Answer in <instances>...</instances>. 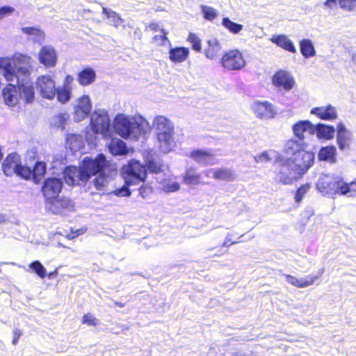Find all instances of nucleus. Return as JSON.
<instances>
[{
    "mask_svg": "<svg viewBox=\"0 0 356 356\" xmlns=\"http://www.w3.org/2000/svg\"><path fill=\"white\" fill-rule=\"evenodd\" d=\"M286 151L292 154L291 157L288 159L296 171V175L300 178L314 164V153L305 150L302 146L296 140L288 142Z\"/></svg>",
    "mask_w": 356,
    "mask_h": 356,
    "instance_id": "1",
    "label": "nucleus"
},
{
    "mask_svg": "<svg viewBox=\"0 0 356 356\" xmlns=\"http://www.w3.org/2000/svg\"><path fill=\"white\" fill-rule=\"evenodd\" d=\"M353 181L347 183L341 177L323 175L320 177L316 184V189L323 195H345L350 191Z\"/></svg>",
    "mask_w": 356,
    "mask_h": 356,
    "instance_id": "2",
    "label": "nucleus"
},
{
    "mask_svg": "<svg viewBox=\"0 0 356 356\" xmlns=\"http://www.w3.org/2000/svg\"><path fill=\"white\" fill-rule=\"evenodd\" d=\"M288 158L277 157L274 161V175L277 182L289 185L300 179Z\"/></svg>",
    "mask_w": 356,
    "mask_h": 356,
    "instance_id": "3",
    "label": "nucleus"
},
{
    "mask_svg": "<svg viewBox=\"0 0 356 356\" xmlns=\"http://www.w3.org/2000/svg\"><path fill=\"white\" fill-rule=\"evenodd\" d=\"M108 161L103 154H98L95 159L85 157L81 162L82 177L87 181L92 176L103 174Z\"/></svg>",
    "mask_w": 356,
    "mask_h": 356,
    "instance_id": "4",
    "label": "nucleus"
},
{
    "mask_svg": "<svg viewBox=\"0 0 356 356\" xmlns=\"http://www.w3.org/2000/svg\"><path fill=\"white\" fill-rule=\"evenodd\" d=\"M221 66L228 71H236L245 66L243 55L238 49H232L225 51L220 60Z\"/></svg>",
    "mask_w": 356,
    "mask_h": 356,
    "instance_id": "5",
    "label": "nucleus"
},
{
    "mask_svg": "<svg viewBox=\"0 0 356 356\" xmlns=\"http://www.w3.org/2000/svg\"><path fill=\"white\" fill-rule=\"evenodd\" d=\"M124 173V181L127 184L136 185L140 182H144L147 178L145 166L134 160L129 162Z\"/></svg>",
    "mask_w": 356,
    "mask_h": 356,
    "instance_id": "6",
    "label": "nucleus"
},
{
    "mask_svg": "<svg viewBox=\"0 0 356 356\" xmlns=\"http://www.w3.org/2000/svg\"><path fill=\"white\" fill-rule=\"evenodd\" d=\"M63 186L60 179L56 177H48L44 179L41 187V192L44 198L46 204L53 203L56 200L62 191Z\"/></svg>",
    "mask_w": 356,
    "mask_h": 356,
    "instance_id": "7",
    "label": "nucleus"
},
{
    "mask_svg": "<svg viewBox=\"0 0 356 356\" xmlns=\"http://www.w3.org/2000/svg\"><path fill=\"white\" fill-rule=\"evenodd\" d=\"M0 69L3 70V75L7 81L13 82L16 81L17 83L19 82V73L24 76H26L29 73V69L26 67L16 69L13 60L8 57L0 58Z\"/></svg>",
    "mask_w": 356,
    "mask_h": 356,
    "instance_id": "8",
    "label": "nucleus"
},
{
    "mask_svg": "<svg viewBox=\"0 0 356 356\" xmlns=\"http://www.w3.org/2000/svg\"><path fill=\"white\" fill-rule=\"evenodd\" d=\"M113 127L119 136L127 139L131 134L135 132L136 129H138L139 124L131 121L129 117L120 114L115 118Z\"/></svg>",
    "mask_w": 356,
    "mask_h": 356,
    "instance_id": "9",
    "label": "nucleus"
},
{
    "mask_svg": "<svg viewBox=\"0 0 356 356\" xmlns=\"http://www.w3.org/2000/svg\"><path fill=\"white\" fill-rule=\"evenodd\" d=\"M35 87L42 97L53 99L56 95V83L49 74L40 75L37 78Z\"/></svg>",
    "mask_w": 356,
    "mask_h": 356,
    "instance_id": "10",
    "label": "nucleus"
},
{
    "mask_svg": "<svg viewBox=\"0 0 356 356\" xmlns=\"http://www.w3.org/2000/svg\"><path fill=\"white\" fill-rule=\"evenodd\" d=\"M154 125L159 141L168 142L172 138L174 127L171 122L163 116H157L154 120Z\"/></svg>",
    "mask_w": 356,
    "mask_h": 356,
    "instance_id": "11",
    "label": "nucleus"
},
{
    "mask_svg": "<svg viewBox=\"0 0 356 356\" xmlns=\"http://www.w3.org/2000/svg\"><path fill=\"white\" fill-rule=\"evenodd\" d=\"M90 127L95 134H100L103 137L110 136V120L106 115H93L90 119Z\"/></svg>",
    "mask_w": 356,
    "mask_h": 356,
    "instance_id": "12",
    "label": "nucleus"
},
{
    "mask_svg": "<svg viewBox=\"0 0 356 356\" xmlns=\"http://www.w3.org/2000/svg\"><path fill=\"white\" fill-rule=\"evenodd\" d=\"M92 110V104L89 96L83 95L77 99L74 107V118L76 121H81L86 118Z\"/></svg>",
    "mask_w": 356,
    "mask_h": 356,
    "instance_id": "13",
    "label": "nucleus"
},
{
    "mask_svg": "<svg viewBox=\"0 0 356 356\" xmlns=\"http://www.w3.org/2000/svg\"><path fill=\"white\" fill-rule=\"evenodd\" d=\"M251 108L254 114L261 120L273 118L276 114L273 105L268 101H256L252 104Z\"/></svg>",
    "mask_w": 356,
    "mask_h": 356,
    "instance_id": "14",
    "label": "nucleus"
},
{
    "mask_svg": "<svg viewBox=\"0 0 356 356\" xmlns=\"http://www.w3.org/2000/svg\"><path fill=\"white\" fill-rule=\"evenodd\" d=\"M273 84L285 90H290L295 85V81L289 72L285 70H277L272 77Z\"/></svg>",
    "mask_w": 356,
    "mask_h": 356,
    "instance_id": "15",
    "label": "nucleus"
},
{
    "mask_svg": "<svg viewBox=\"0 0 356 356\" xmlns=\"http://www.w3.org/2000/svg\"><path fill=\"white\" fill-rule=\"evenodd\" d=\"M22 162L20 156L16 152L9 154L2 163V170L6 176L15 175Z\"/></svg>",
    "mask_w": 356,
    "mask_h": 356,
    "instance_id": "16",
    "label": "nucleus"
},
{
    "mask_svg": "<svg viewBox=\"0 0 356 356\" xmlns=\"http://www.w3.org/2000/svg\"><path fill=\"white\" fill-rule=\"evenodd\" d=\"M49 209L54 214H61L66 211L74 210V203L72 200L66 197H58L53 203H48Z\"/></svg>",
    "mask_w": 356,
    "mask_h": 356,
    "instance_id": "17",
    "label": "nucleus"
},
{
    "mask_svg": "<svg viewBox=\"0 0 356 356\" xmlns=\"http://www.w3.org/2000/svg\"><path fill=\"white\" fill-rule=\"evenodd\" d=\"M83 174L81 165L79 167L67 166L65 169L64 179L70 186L79 184L80 181L86 182V179L82 177Z\"/></svg>",
    "mask_w": 356,
    "mask_h": 356,
    "instance_id": "18",
    "label": "nucleus"
},
{
    "mask_svg": "<svg viewBox=\"0 0 356 356\" xmlns=\"http://www.w3.org/2000/svg\"><path fill=\"white\" fill-rule=\"evenodd\" d=\"M323 273V270H321L316 275H308L300 280L291 275H286L285 278L288 282L296 287L305 288L313 285L322 276Z\"/></svg>",
    "mask_w": 356,
    "mask_h": 356,
    "instance_id": "19",
    "label": "nucleus"
},
{
    "mask_svg": "<svg viewBox=\"0 0 356 356\" xmlns=\"http://www.w3.org/2000/svg\"><path fill=\"white\" fill-rule=\"evenodd\" d=\"M310 112L323 120H334L337 118V111L331 104L312 108Z\"/></svg>",
    "mask_w": 356,
    "mask_h": 356,
    "instance_id": "20",
    "label": "nucleus"
},
{
    "mask_svg": "<svg viewBox=\"0 0 356 356\" xmlns=\"http://www.w3.org/2000/svg\"><path fill=\"white\" fill-rule=\"evenodd\" d=\"M188 157L198 163L207 165L213 163L214 154L210 149H197L192 150Z\"/></svg>",
    "mask_w": 356,
    "mask_h": 356,
    "instance_id": "21",
    "label": "nucleus"
},
{
    "mask_svg": "<svg viewBox=\"0 0 356 356\" xmlns=\"http://www.w3.org/2000/svg\"><path fill=\"white\" fill-rule=\"evenodd\" d=\"M39 60L45 67H54L57 63V55L53 48L44 46L40 50Z\"/></svg>",
    "mask_w": 356,
    "mask_h": 356,
    "instance_id": "22",
    "label": "nucleus"
},
{
    "mask_svg": "<svg viewBox=\"0 0 356 356\" xmlns=\"http://www.w3.org/2000/svg\"><path fill=\"white\" fill-rule=\"evenodd\" d=\"M16 83H8L2 90V97L5 104L9 106H14L18 103L19 95L17 91Z\"/></svg>",
    "mask_w": 356,
    "mask_h": 356,
    "instance_id": "23",
    "label": "nucleus"
},
{
    "mask_svg": "<svg viewBox=\"0 0 356 356\" xmlns=\"http://www.w3.org/2000/svg\"><path fill=\"white\" fill-rule=\"evenodd\" d=\"M293 131L297 138L303 140L305 138L304 134L307 131L310 134H313L315 131V127L309 120H300L293 124Z\"/></svg>",
    "mask_w": 356,
    "mask_h": 356,
    "instance_id": "24",
    "label": "nucleus"
},
{
    "mask_svg": "<svg viewBox=\"0 0 356 356\" xmlns=\"http://www.w3.org/2000/svg\"><path fill=\"white\" fill-rule=\"evenodd\" d=\"M222 46L216 39H210L207 41V46L204 54L209 60L216 59L220 54Z\"/></svg>",
    "mask_w": 356,
    "mask_h": 356,
    "instance_id": "25",
    "label": "nucleus"
},
{
    "mask_svg": "<svg viewBox=\"0 0 356 356\" xmlns=\"http://www.w3.org/2000/svg\"><path fill=\"white\" fill-rule=\"evenodd\" d=\"M28 74H29V72ZM22 75L24 78L19 77V82L18 83L16 81H14L13 82L16 83V85L21 91V94L24 98L26 103H32L35 99L34 88L32 85H25L23 83V81L28 77L29 74L24 76L22 74Z\"/></svg>",
    "mask_w": 356,
    "mask_h": 356,
    "instance_id": "26",
    "label": "nucleus"
},
{
    "mask_svg": "<svg viewBox=\"0 0 356 356\" xmlns=\"http://www.w3.org/2000/svg\"><path fill=\"white\" fill-rule=\"evenodd\" d=\"M270 40L279 47L291 53H296V49L292 41L284 34L273 35Z\"/></svg>",
    "mask_w": 356,
    "mask_h": 356,
    "instance_id": "27",
    "label": "nucleus"
},
{
    "mask_svg": "<svg viewBox=\"0 0 356 356\" xmlns=\"http://www.w3.org/2000/svg\"><path fill=\"white\" fill-rule=\"evenodd\" d=\"M189 56V49L184 47H177L170 49L169 58L175 63L185 61Z\"/></svg>",
    "mask_w": 356,
    "mask_h": 356,
    "instance_id": "28",
    "label": "nucleus"
},
{
    "mask_svg": "<svg viewBox=\"0 0 356 356\" xmlns=\"http://www.w3.org/2000/svg\"><path fill=\"white\" fill-rule=\"evenodd\" d=\"M96 79V73L93 69L87 67L80 71L77 76V81L81 86H86L92 83Z\"/></svg>",
    "mask_w": 356,
    "mask_h": 356,
    "instance_id": "29",
    "label": "nucleus"
},
{
    "mask_svg": "<svg viewBox=\"0 0 356 356\" xmlns=\"http://www.w3.org/2000/svg\"><path fill=\"white\" fill-rule=\"evenodd\" d=\"M201 175L197 172L195 168L192 167L187 168L182 175L183 184L188 186L198 185L201 183Z\"/></svg>",
    "mask_w": 356,
    "mask_h": 356,
    "instance_id": "30",
    "label": "nucleus"
},
{
    "mask_svg": "<svg viewBox=\"0 0 356 356\" xmlns=\"http://www.w3.org/2000/svg\"><path fill=\"white\" fill-rule=\"evenodd\" d=\"M336 154L337 150L335 147L333 145H328L321 148L318 156L320 161L334 163L337 161Z\"/></svg>",
    "mask_w": 356,
    "mask_h": 356,
    "instance_id": "31",
    "label": "nucleus"
},
{
    "mask_svg": "<svg viewBox=\"0 0 356 356\" xmlns=\"http://www.w3.org/2000/svg\"><path fill=\"white\" fill-rule=\"evenodd\" d=\"M31 171L33 172L31 179L33 182L37 184H39L46 174L47 166L45 163L43 161L35 162Z\"/></svg>",
    "mask_w": 356,
    "mask_h": 356,
    "instance_id": "32",
    "label": "nucleus"
},
{
    "mask_svg": "<svg viewBox=\"0 0 356 356\" xmlns=\"http://www.w3.org/2000/svg\"><path fill=\"white\" fill-rule=\"evenodd\" d=\"M350 141V134L342 123L337 125V143L341 149L348 146Z\"/></svg>",
    "mask_w": 356,
    "mask_h": 356,
    "instance_id": "33",
    "label": "nucleus"
},
{
    "mask_svg": "<svg viewBox=\"0 0 356 356\" xmlns=\"http://www.w3.org/2000/svg\"><path fill=\"white\" fill-rule=\"evenodd\" d=\"M109 149L113 155H125L128 153L126 143L121 139H112Z\"/></svg>",
    "mask_w": 356,
    "mask_h": 356,
    "instance_id": "34",
    "label": "nucleus"
},
{
    "mask_svg": "<svg viewBox=\"0 0 356 356\" xmlns=\"http://www.w3.org/2000/svg\"><path fill=\"white\" fill-rule=\"evenodd\" d=\"M316 134L318 138L329 140L333 138L335 129L333 126L324 124H318L316 125Z\"/></svg>",
    "mask_w": 356,
    "mask_h": 356,
    "instance_id": "35",
    "label": "nucleus"
},
{
    "mask_svg": "<svg viewBox=\"0 0 356 356\" xmlns=\"http://www.w3.org/2000/svg\"><path fill=\"white\" fill-rule=\"evenodd\" d=\"M300 50L306 58L314 56L316 53L314 46L309 39H302L300 41Z\"/></svg>",
    "mask_w": 356,
    "mask_h": 356,
    "instance_id": "36",
    "label": "nucleus"
},
{
    "mask_svg": "<svg viewBox=\"0 0 356 356\" xmlns=\"http://www.w3.org/2000/svg\"><path fill=\"white\" fill-rule=\"evenodd\" d=\"M213 177L218 180L232 181L234 178L233 172L228 168H218L213 171Z\"/></svg>",
    "mask_w": 356,
    "mask_h": 356,
    "instance_id": "37",
    "label": "nucleus"
},
{
    "mask_svg": "<svg viewBox=\"0 0 356 356\" xmlns=\"http://www.w3.org/2000/svg\"><path fill=\"white\" fill-rule=\"evenodd\" d=\"M222 24L233 34H238L243 28L242 24L234 22L228 17H224L222 20Z\"/></svg>",
    "mask_w": 356,
    "mask_h": 356,
    "instance_id": "38",
    "label": "nucleus"
},
{
    "mask_svg": "<svg viewBox=\"0 0 356 356\" xmlns=\"http://www.w3.org/2000/svg\"><path fill=\"white\" fill-rule=\"evenodd\" d=\"M312 187L311 183H305L300 185L294 193V200L296 203L302 201L306 193L309 191Z\"/></svg>",
    "mask_w": 356,
    "mask_h": 356,
    "instance_id": "39",
    "label": "nucleus"
},
{
    "mask_svg": "<svg viewBox=\"0 0 356 356\" xmlns=\"http://www.w3.org/2000/svg\"><path fill=\"white\" fill-rule=\"evenodd\" d=\"M71 88L62 87L56 88V95L58 102L65 104L70 100L71 97Z\"/></svg>",
    "mask_w": 356,
    "mask_h": 356,
    "instance_id": "40",
    "label": "nucleus"
},
{
    "mask_svg": "<svg viewBox=\"0 0 356 356\" xmlns=\"http://www.w3.org/2000/svg\"><path fill=\"white\" fill-rule=\"evenodd\" d=\"M167 35L168 32L164 29H161L159 35H155L152 38V42L156 47L164 46L167 42H169Z\"/></svg>",
    "mask_w": 356,
    "mask_h": 356,
    "instance_id": "41",
    "label": "nucleus"
},
{
    "mask_svg": "<svg viewBox=\"0 0 356 356\" xmlns=\"http://www.w3.org/2000/svg\"><path fill=\"white\" fill-rule=\"evenodd\" d=\"M187 41L191 44L192 49L197 52H200L202 50L201 40L197 34L194 33H189Z\"/></svg>",
    "mask_w": 356,
    "mask_h": 356,
    "instance_id": "42",
    "label": "nucleus"
},
{
    "mask_svg": "<svg viewBox=\"0 0 356 356\" xmlns=\"http://www.w3.org/2000/svg\"><path fill=\"white\" fill-rule=\"evenodd\" d=\"M31 268L40 278H44L47 276L45 268L39 261H34L29 264Z\"/></svg>",
    "mask_w": 356,
    "mask_h": 356,
    "instance_id": "43",
    "label": "nucleus"
},
{
    "mask_svg": "<svg viewBox=\"0 0 356 356\" xmlns=\"http://www.w3.org/2000/svg\"><path fill=\"white\" fill-rule=\"evenodd\" d=\"M32 172L30 167L23 165L21 162L20 167L17 168L15 175H17L25 180H30L31 179Z\"/></svg>",
    "mask_w": 356,
    "mask_h": 356,
    "instance_id": "44",
    "label": "nucleus"
},
{
    "mask_svg": "<svg viewBox=\"0 0 356 356\" xmlns=\"http://www.w3.org/2000/svg\"><path fill=\"white\" fill-rule=\"evenodd\" d=\"M340 8L347 12H354L356 10V0H338Z\"/></svg>",
    "mask_w": 356,
    "mask_h": 356,
    "instance_id": "45",
    "label": "nucleus"
},
{
    "mask_svg": "<svg viewBox=\"0 0 356 356\" xmlns=\"http://www.w3.org/2000/svg\"><path fill=\"white\" fill-rule=\"evenodd\" d=\"M145 168L153 173H159L162 171V165L156 161L151 159L147 160L145 163Z\"/></svg>",
    "mask_w": 356,
    "mask_h": 356,
    "instance_id": "46",
    "label": "nucleus"
},
{
    "mask_svg": "<svg viewBox=\"0 0 356 356\" xmlns=\"http://www.w3.org/2000/svg\"><path fill=\"white\" fill-rule=\"evenodd\" d=\"M202 11L204 18L209 21L214 19L217 16L216 10L207 6H202Z\"/></svg>",
    "mask_w": 356,
    "mask_h": 356,
    "instance_id": "47",
    "label": "nucleus"
},
{
    "mask_svg": "<svg viewBox=\"0 0 356 356\" xmlns=\"http://www.w3.org/2000/svg\"><path fill=\"white\" fill-rule=\"evenodd\" d=\"M81 323L89 326L95 327L99 324V320L92 314L87 313L83 316Z\"/></svg>",
    "mask_w": 356,
    "mask_h": 356,
    "instance_id": "48",
    "label": "nucleus"
},
{
    "mask_svg": "<svg viewBox=\"0 0 356 356\" xmlns=\"http://www.w3.org/2000/svg\"><path fill=\"white\" fill-rule=\"evenodd\" d=\"M132 185L133 184H127V183L125 181L124 184L122 187L116 188L114 191L115 195L120 197H129L131 193L129 189V187Z\"/></svg>",
    "mask_w": 356,
    "mask_h": 356,
    "instance_id": "49",
    "label": "nucleus"
},
{
    "mask_svg": "<svg viewBox=\"0 0 356 356\" xmlns=\"http://www.w3.org/2000/svg\"><path fill=\"white\" fill-rule=\"evenodd\" d=\"M254 159L257 163H268L271 161L272 158L268 152L264 151L261 154L256 155L254 157Z\"/></svg>",
    "mask_w": 356,
    "mask_h": 356,
    "instance_id": "50",
    "label": "nucleus"
},
{
    "mask_svg": "<svg viewBox=\"0 0 356 356\" xmlns=\"http://www.w3.org/2000/svg\"><path fill=\"white\" fill-rule=\"evenodd\" d=\"M22 31L23 33L28 35H34L40 36L42 33V31L40 29L33 26L23 27L22 29Z\"/></svg>",
    "mask_w": 356,
    "mask_h": 356,
    "instance_id": "51",
    "label": "nucleus"
},
{
    "mask_svg": "<svg viewBox=\"0 0 356 356\" xmlns=\"http://www.w3.org/2000/svg\"><path fill=\"white\" fill-rule=\"evenodd\" d=\"M85 231L83 229H77L76 230L70 229V232L65 235V237L69 240H72L84 234Z\"/></svg>",
    "mask_w": 356,
    "mask_h": 356,
    "instance_id": "52",
    "label": "nucleus"
},
{
    "mask_svg": "<svg viewBox=\"0 0 356 356\" xmlns=\"http://www.w3.org/2000/svg\"><path fill=\"white\" fill-rule=\"evenodd\" d=\"M104 172L103 174H99L98 177H97L94 179V185L97 189H100L104 185V181L105 179Z\"/></svg>",
    "mask_w": 356,
    "mask_h": 356,
    "instance_id": "53",
    "label": "nucleus"
},
{
    "mask_svg": "<svg viewBox=\"0 0 356 356\" xmlns=\"http://www.w3.org/2000/svg\"><path fill=\"white\" fill-rule=\"evenodd\" d=\"M232 236L233 235L232 234H228L222 243V246L229 247L232 245L238 243V238L233 239Z\"/></svg>",
    "mask_w": 356,
    "mask_h": 356,
    "instance_id": "54",
    "label": "nucleus"
},
{
    "mask_svg": "<svg viewBox=\"0 0 356 356\" xmlns=\"http://www.w3.org/2000/svg\"><path fill=\"white\" fill-rule=\"evenodd\" d=\"M14 8L10 6H2L0 8V18L3 17L5 15L12 13Z\"/></svg>",
    "mask_w": 356,
    "mask_h": 356,
    "instance_id": "55",
    "label": "nucleus"
},
{
    "mask_svg": "<svg viewBox=\"0 0 356 356\" xmlns=\"http://www.w3.org/2000/svg\"><path fill=\"white\" fill-rule=\"evenodd\" d=\"M13 338L12 343L13 345H16V344H17L19 338L22 335V332L19 329H15L13 330Z\"/></svg>",
    "mask_w": 356,
    "mask_h": 356,
    "instance_id": "56",
    "label": "nucleus"
},
{
    "mask_svg": "<svg viewBox=\"0 0 356 356\" xmlns=\"http://www.w3.org/2000/svg\"><path fill=\"white\" fill-rule=\"evenodd\" d=\"M166 191L168 193L175 192L179 190L180 186L177 182H174L170 184H168L165 186Z\"/></svg>",
    "mask_w": 356,
    "mask_h": 356,
    "instance_id": "57",
    "label": "nucleus"
},
{
    "mask_svg": "<svg viewBox=\"0 0 356 356\" xmlns=\"http://www.w3.org/2000/svg\"><path fill=\"white\" fill-rule=\"evenodd\" d=\"M151 191V188L147 185H143L138 189L140 195L143 198L145 197Z\"/></svg>",
    "mask_w": 356,
    "mask_h": 356,
    "instance_id": "58",
    "label": "nucleus"
},
{
    "mask_svg": "<svg viewBox=\"0 0 356 356\" xmlns=\"http://www.w3.org/2000/svg\"><path fill=\"white\" fill-rule=\"evenodd\" d=\"M102 13L105 15L106 18H115L118 16L115 11L106 8H103Z\"/></svg>",
    "mask_w": 356,
    "mask_h": 356,
    "instance_id": "59",
    "label": "nucleus"
},
{
    "mask_svg": "<svg viewBox=\"0 0 356 356\" xmlns=\"http://www.w3.org/2000/svg\"><path fill=\"white\" fill-rule=\"evenodd\" d=\"M146 29H149L150 31H153V32H157V31H160L161 32V30L162 28H161L159 24L156 23V22H150L146 27Z\"/></svg>",
    "mask_w": 356,
    "mask_h": 356,
    "instance_id": "60",
    "label": "nucleus"
},
{
    "mask_svg": "<svg viewBox=\"0 0 356 356\" xmlns=\"http://www.w3.org/2000/svg\"><path fill=\"white\" fill-rule=\"evenodd\" d=\"M338 0H326L324 2V6H326L327 8L333 9L334 8H336L337 5Z\"/></svg>",
    "mask_w": 356,
    "mask_h": 356,
    "instance_id": "61",
    "label": "nucleus"
},
{
    "mask_svg": "<svg viewBox=\"0 0 356 356\" xmlns=\"http://www.w3.org/2000/svg\"><path fill=\"white\" fill-rule=\"evenodd\" d=\"M73 81V77L71 75H67L65 76L64 84L63 87L71 88V83Z\"/></svg>",
    "mask_w": 356,
    "mask_h": 356,
    "instance_id": "62",
    "label": "nucleus"
},
{
    "mask_svg": "<svg viewBox=\"0 0 356 356\" xmlns=\"http://www.w3.org/2000/svg\"><path fill=\"white\" fill-rule=\"evenodd\" d=\"M58 268H55L53 271H51L48 274H47V276L49 278H54L58 275Z\"/></svg>",
    "mask_w": 356,
    "mask_h": 356,
    "instance_id": "63",
    "label": "nucleus"
},
{
    "mask_svg": "<svg viewBox=\"0 0 356 356\" xmlns=\"http://www.w3.org/2000/svg\"><path fill=\"white\" fill-rule=\"evenodd\" d=\"M114 305L120 308L124 307L125 305L124 303L121 302H117V301L114 302Z\"/></svg>",
    "mask_w": 356,
    "mask_h": 356,
    "instance_id": "64",
    "label": "nucleus"
}]
</instances>
